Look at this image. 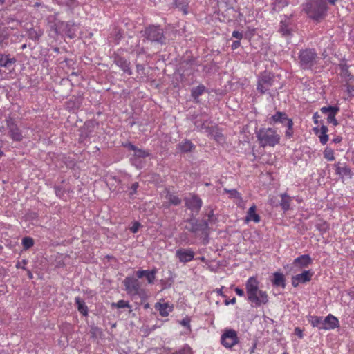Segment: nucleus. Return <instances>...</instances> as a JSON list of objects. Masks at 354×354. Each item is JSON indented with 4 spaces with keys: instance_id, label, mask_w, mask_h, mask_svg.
<instances>
[{
    "instance_id": "obj_1",
    "label": "nucleus",
    "mask_w": 354,
    "mask_h": 354,
    "mask_svg": "<svg viewBox=\"0 0 354 354\" xmlns=\"http://www.w3.org/2000/svg\"><path fill=\"white\" fill-rule=\"evenodd\" d=\"M248 300L256 306L266 304L269 301L268 295L259 288V281L254 277H250L245 283Z\"/></svg>"
},
{
    "instance_id": "obj_2",
    "label": "nucleus",
    "mask_w": 354,
    "mask_h": 354,
    "mask_svg": "<svg viewBox=\"0 0 354 354\" xmlns=\"http://www.w3.org/2000/svg\"><path fill=\"white\" fill-rule=\"evenodd\" d=\"M187 222V225L185 226V229L190 232L194 233L196 236H201L203 237V243L207 244L209 241L208 237L209 234L207 221L191 218L188 219Z\"/></svg>"
},
{
    "instance_id": "obj_3",
    "label": "nucleus",
    "mask_w": 354,
    "mask_h": 354,
    "mask_svg": "<svg viewBox=\"0 0 354 354\" xmlns=\"http://www.w3.org/2000/svg\"><path fill=\"white\" fill-rule=\"evenodd\" d=\"M257 140L261 147H274L279 143L280 136L272 128H261L257 132Z\"/></svg>"
},
{
    "instance_id": "obj_4",
    "label": "nucleus",
    "mask_w": 354,
    "mask_h": 354,
    "mask_svg": "<svg viewBox=\"0 0 354 354\" xmlns=\"http://www.w3.org/2000/svg\"><path fill=\"white\" fill-rule=\"evenodd\" d=\"M142 36L147 40L159 44H165L166 43V37L162 28L160 26L150 25L145 28Z\"/></svg>"
},
{
    "instance_id": "obj_5",
    "label": "nucleus",
    "mask_w": 354,
    "mask_h": 354,
    "mask_svg": "<svg viewBox=\"0 0 354 354\" xmlns=\"http://www.w3.org/2000/svg\"><path fill=\"white\" fill-rule=\"evenodd\" d=\"M301 66L309 69L317 63V55L313 49H305L299 55Z\"/></svg>"
},
{
    "instance_id": "obj_6",
    "label": "nucleus",
    "mask_w": 354,
    "mask_h": 354,
    "mask_svg": "<svg viewBox=\"0 0 354 354\" xmlns=\"http://www.w3.org/2000/svg\"><path fill=\"white\" fill-rule=\"evenodd\" d=\"M127 292L132 296H142L145 290L141 288L140 283L138 279L133 277H126L123 281Z\"/></svg>"
},
{
    "instance_id": "obj_7",
    "label": "nucleus",
    "mask_w": 354,
    "mask_h": 354,
    "mask_svg": "<svg viewBox=\"0 0 354 354\" xmlns=\"http://www.w3.org/2000/svg\"><path fill=\"white\" fill-rule=\"evenodd\" d=\"M55 32L57 35L65 33L70 38H73L75 35L77 26L73 22L59 21L55 24Z\"/></svg>"
},
{
    "instance_id": "obj_8",
    "label": "nucleus",
    "mask_w": 354,
    "mask_h": 354,
    "mask_svg": "<svg viewBox=\"0 0 354 354\" xmlns=\"http://www.w3.org/2000/svg\"><path fill=\"white\" fill-rule=\"evenodd\" d=\"M6 122L10 137L15 141L19 142L22 140V132L17 125L15 120L12 118H8L6 120Z\"/></svg>"
},
{
    "instance_id": "obj_9",
    "label": "nucleus",
    "mask_w": 354,
    "mask_h": 354,
    "mask_svg": "<svg viewBox=\"0 0 354 354\" xmlns=\"http://www.w3.org/2000/svg\"><path fill=\"white\" fill-rule=\"evenodd\" d=\"M273 84V76L270 73H264L259 77L257 84V90L261 93H265Z\"/></svg>"
},
{
    "instance_id": "obj_10",
    "label": "nucleus",
    "mask_w": 354,
    "mask_h": 354,
    "mask_svg": "<svg viewBox=\"0 0 354 354\" xmlns=\"http://www.w3.org/2000/svg\"><path fill=\"white\" fill-rule=\"evenodd\" d=\"M238 342L239 338L234 330H227L221 336V343L226 348H232Z\"/></svg>"
},
{
    "instance_id": "obj_11",
    "label": "nucleus",
    "mask_w": 354,
    "mask_h": 354,
    "mask_svg": "<svg viewBox=\"0 0 354 354\" xmlns=\"http://www.w3.org/2000/svg\"><path fill=\"white\" fill-rule=\"evenodd\" d=\"M185 206L192 212L198 213L202 207V201L196 195L185 198Z\"/></svg>"
},
{
    "instance_id": "obj_12",
    "label": "nucleus",
    "mask_w": 354,
    "mask_h": 354,
    "mask_svg": "<svg viewBox=\"0 0 354 354\" xmlns=\"http://www.w3.org/2000/svg\"><path fill=\"white\" fill-rule=\"evenodd\" d=\"M321 112L323 113H327V122L328 123H332L334 126H337L338 124V122L335 118V115L339 111V108L338 106H324L320 109Z\"/></svg>"
},
{
    "instance_id": "obj_13",
    "label": "nucleus",
    "mask_w": 354,
    "mask_h": 354,
    "mask_svg": "<svg viewBox=\"0 0 354 354\" xmlns=\"http://www.w3.org/2000/svg\"><path fill=\"white\" fill-rule=\"evenodd\" d=\"M312 276L313 272L310 270H305L302 273L292 277V285L294 287H297L300 283H306L310 281Z\"/></svg>"
},
{
    "instance_id": "obj_14",
    "label": "nucleus",
    "mask_w": 354,
    "mask_h": 354,
    "mask_svg": "<svg viewBox=\"0 0 354 354\" xmlns=\"http://www.w3.org/2000/svg\"><path fill=\"white\" fill-rule=\"evenodd\" d=\"M176 256L180 262L187 263L191 261L194 257V252L192 250L179 249L176 251Z\"/></svg>"
},
{
    "instance_id": "obj_15",
    "label": "nucleus",
    "mask_w": 354,
    "mask_h": 354,
    "mask_svg": "<svg viewBox=\"0 0 354 354\" xmlns=\"http://www.w3.org/2000/svg\"><path fill=\"white\" fill-rule=\"evenodd\" d=\"M205 133L214 138L218 143L221 144L225 142V138L221 132L215 127H205Z\"/></svg>"
},
{
    "instance_id": "obj_16",
    "label": "nucleus",
    "mask_w": 354,
    "mask_h": 354,
    "mask_svg": "<svg viewBox=\"0 0 354 354\" xmlns=\"http://www.w3.org/2000/svg\"><path fill=\"white\" fill-rule=\"evenodd\" d=\"M323 322V330H331L339 326L338 319L332 315L326 317Z\"/></svg>"
},
{
    "instance_id": "obj_17",
    "label": "nucleus",
    "mask_w": 354,
    "mask_h": 354,
    "mask_svg": "<svg viewBox=\"0 0 354 354\" xmlns=\"http://www.w3.org/2000/svg\"><path fill=\"white\" fill-rule=\"evenodd\" d=\"M156 272V269H153L151 270H138L136 272V276L139 279L145 277L148 283L152 284L154 283Z\"/></svg>"
},
{
    "instance_id": "obj_18",
    "label": "nucleus",
    "mask_w": 354,
    "mask_h": 354,
    "mask_svg": "<svg viewBox=\"0 0 354 354\" xmlns=\"http://www.w3.org/2000/svg\"><path fill=\"white\" fill-rule=\"evenodd\" d=\"M149 155V153L147 152L146 151L137 148L134 151V155L133 157L131 158V162L133 165H134L137 167H141L142 164L141 162L140 161V158H145Z\"/></svg>"
},
{
    "instance_id": "obj_19",
    "label": "nucleus",
    "mask_w": 354,
    "mask_h": 354,
    "mask_svg": "<svg viewBox=\"0 0 354 354\" xmlns=\"http://www.w3.org/2000/svg\"><path fill=\"white\" fill-rule=\"evenodd\" d=\"M312 263V259L308 254H303L296 258L294 260L293 264L295 266H298L300 268H306Z\"/></svg>"
},
{
    "instance_id": "obj_20",
    "label": "nucleus",
    "mask_w": 354,
    "mask_h": 354,
    "mask_svg": "<svg viewBox=\"0 0 354 354\" xmlns=\"http://www.w3.org/2000/svg\"><path fill=\"white\" fill-rule=\"evenodd\" d=\"M251 221H253L255 223H259L260 221V216L259 214H256V206L254 205L249 208L245 218V221L246 223Z\"/></svg>"
},
{
    "instance_id": "obj_21",
    "label": "nucleus",
    "mask_w": 354,
    "mask_h": 354,
    "mask_svg": "<svg viewBox=\"0 0 354 354\" xmlns=\"http://www.w3.org/2000/svg\"><path fill=\"white\" fill-rule=\"evenodd\" d=\"M272 285L276 287H282L283 288L286 286L285 277L282 273L276 272L273 274V279L272 280Z\"/></svg>"
},
{
    "instance_id": "obj_22",
    "label": "nucleus",
    "mask_w": 354,
    "mask_h": 354,
    "mask_svg": "<svg viewBox=\"0 0 354 354\" xmlns=\"http://www.w3.org/2000/svg\"><path fill=\"white\" fill-rule=\"evenodd\" d=\"M115 62L124 73L129 75L131 74L130 63L127 60L122 57H118L115 59Z\"/></svg>"
},
{
    "instance_id": "obj_23",
    "label": "nucleus",
    "mask_w": 354,
    "mask_h": 354,
    "mask_svg": "<svg viewBox=\"0 0 354 354\" xmlns=\"http://www.w3.org/2000/svg\"><path fill=\"white\" fill-rule=\"evenodd\" d=\"M178 149L184 153L192 151L194 148V145L188 140H185L178 145Z\"/></svg>"
},
{
    "instance_id": "obj_24",
    "label": "nucleus",
    "mask_w": 354,
    "mask_h": 354,
    "mask_svg": "<svg viewBox=\"0 0 354 354\" xmlns=\"http://www.w3.org/2000/svg\"><path fill=\"white\" fill-rule=\"evenodd\" d=\"M156 309L159 311L160 315L162 317H166L169 315V312L172 310V308L169 306L168 304H160L158 303L156 304Z\"/></svg>"
},
{
    "instance_id": "obj_25",
    "label": "nucleus",
    "mask_w": 354,
    "mask_h": 354,
    "mask_svg": "<svg viewBox=\"0 0 354 354\" xmlns=\"http://www.w3.org/2000/svg\"><path fill=\"white\" fill-rule=\"evenodd\" d=\"M205 86L203 85H199L192 89V97L194 98L196 102H198V97L201 95L205 92Z\"/></svg>"
},
{
    "instance_id": "obj_26",
    "label": "nucleus",
    "mask_w": 354,
    "mask_h": 354,
    "mask_svg": "<svg viewBox=\"0 0 354 354\" xmlns=\"http://www.w3.org/2000/svg\"><path fill=\"white\" fill-rule=\"evenodd\" d=\"M272 119L275 122H281L286 125V123H288V121L290 119L288 118L287 115L285 113H282L280 111H278L274 114Z\"/></svg>"
},
{
    "instance_id": "obj_27",
    "label": "nucleus",
    "mask_w": 354,
    "mask_h": 354,
    "mask_svg": "<svg viewBox=\"0 0 354 354\" xmlns=\"http://www.w3.org/2000/svg\"><path fill=\"white\" fill-rule=\"evenodd\" d=\"M165 198L168 201L169 205H178L181 203V200L178 196L171 194L169 192H166Z\"/></svg>"
},
{
    "instance_id": "obj_28",
    "label": "nucleus",
    "mask_w": 354,
    "mask_h": 354,
    "mask_svg": "<svg viewBox=\"0 0 354 354\" xmlns=\"http://www.w3.org/2000/svg\"><path fill=\"white\" fill-rule=\"evenodd\" d=\"M75 304L77 305V309L80 313H81L83 315H87V306H86L85 302L81 298H75Z\"/></svg>"
},
{
    "instance_id": "obj_29",
    "label": "nucleus",
    "mask_w": 354,
    "mask_h": 354,
    "mask_svg": "<svg viewBox=\"0 0 354 354\" xmlns=\"http://www.w3.org/2000/svg\"><path fill=\"white\" fill-rule=\"evenodd\" d=\"M281 200L280 202V205H281V208L284 211L288 210L290 209L291 198L286 194H281Z\"/></svg>"
},
{
    "instance_id": "obj_30",
    "label": "nucleus",
    "mask_w": 354,
    "mask_h": 354,
    "mask_svg": "<svg viewBox=\"0 0 354 354\" xmlns=\"http://www.w3.org/2000/svg\"><path fill=\"white\" fill-rule=\"evenodd\" d=\"M279 32L283 36H290L291 35L292 29L289 28V22L288 21H281Z\"/></svg>"
},
{
    "instance_id": "obj_31",
    "label": "nucleus",
    "mask_w": 354,
    "mask_h": 354,
    "mask_svg": "<svg viewBox=\"0 0 354 354\" xmlns=\"http://www.w3.org/2000/svg\"><path fill=\"white\" fill-rule=\"evenodd\" d=\"M309 322L313 327H317L319 330H322L323 328V319L321 317L311 316L309 319Z\"/></svg>"
},
{
    "instance_id": "obj_32",
    "label": "nucleus",
    "mask_w": 354,
    "mask_h": 354,
    "mask_svg": "<svg viewBox=\"0 0 354 354\" xmlns=\"http://www.w3.org/2000/svg\"><path fill=\"white\" fill-rule=\"evenodd\" d=\"M336 174L343 176H350L351 171L347 166L341 167L339 163L335 165Z\"/></svg>"
},
{
    "instance_id": "obj_33",
    "label": "nucleus",
    "mask_w": 354,
    "mask_h": 354,
    "mask_svg": "<svg viewBox=\"0 0 354 354\" xmlns=\"http://www.w3.org/2000/svg\"><path fill=\"white\" fill-rule=\"evenodd\" d=\"M288 4V0H272V10L274 11L279 10Z\"/></svg>"
},
{
    "instance_id": "obj_34",
    "label": "nucleus",
    "mask_w": 354,
    "mask_h": 354,
    "mask_svg": "<svg viewBox=\"0 0 354 354\" xmlns=\"http://www.w3.org/2000/svg\"><path fill=\"white\" fill-rule=\"evenodd\" d=\"M42 35L43 32L40 30L37 31L34 28H30L28 30V37L32 40H38Z\"/></svg>"
},
{
    "instance_id": "obj_35",
    "label": "nucleus",
    "mask_w": 354,
    "mask_h": 354,
    "mask_svg": "<svg viewBox=\"0 0 354 354\" xmlns=\"http://www.w3.org/2000/svg\"><path fill=\"white\" fill-rule=\"evenodd\" d=\"M15 62V59H10L7 55H0V66L8 67Z\"/></svg>"
},
{
    "instance_id": "obj_36",
    "label": "nucleus",
    "mask_w": 354,
    "mask_h": 354,
    "mask_svg": "<svg viewBox=\"0 0 354 354\" xmlns=\"http://www.w3.org/2000/svg\"><path fill=\"white\" fill-rule=\"evenodd\" d=\"M22 245L24 250H28L33 246L34 241L30 237H24L22 239Z\"/></svg>"
},
{
    "instance_id": "obj_37",
    "label": "nucleus",
    "mask_w": 354,
    "mask_h": 354,
    "mask_svg": "<svg viewBox=\"0 0 354 354\" xmlns=\"http://www.w3.org/2000/svg\"><path fill=\"white\" fill-rule=\"evenodd\" d=\"M224 192L230 194V196L233 198H237L240 201H242V198L241 196L240 193L236 189H224Z\"/></svg>"
},
{
    "instance_id": "obj_38",
    "label": "nucleus",
    "mask_w": 354,
    "mask_h": 354,
    "mask_svg": "<svg viewBox=\"0 0 354 354\" xmlns=\"http://www.w3.org/2000/svg\"><path fill=\"white\" fill-rule=\"evenodd\" d=\"M111 306L113 307H116L117 308H131V305L128 301L124 300H119L117 303H112Z\"/></svg>"
},
{
    "instance_id": "obj_39",
    "label": "nucleus",
    "mask_w": 354,
    "mask_h": 354,
    "mask_svg": "<svg viewBox=\"0 0 354 354\" xmlns=\"http://www.w3.org/2000/svg\"><path fill=\"white\" fill-rule=\"evenodd\" d=\"M324 157L328 161H332L335 159L333 150L327 147L324 151Z\"/></svg>"
},
{
    "instance_id": "obj_40",
    "label": "nucleus",
    "mask_w": 354,
    "mask_h": 354,
    "mask_svg": "<svg viewBox=\"0 0 354 354\" xmlns=\"http://www.w3.org/2000/svg\"><path fill=\"white\" fill-rule=\"evenodd\" d=\"M285 126L287 127V128H288V129L286 131V136L288 138H292V136L293 135V131H292L293 122H292V120H288V123H286Z\"/></svg>"
},
{
    "instance_id": "obj_41",
    "label": "nucleus",
    "mask_w": 354,
    "mask_h": 354,
    "mask_svg": "<svg viewBox=\"0 0 354 354\" xmlns=\"http://www.w3.org/2000/svg\"><path fill=\"white\" fill-rule=\"evenodd\" d=\"M316 227L322 233L326 232L328 229V223L323 221H320L319 223H317Z\"/></svg>"
},
{
    "instance_id": "obj_42",
    "label": "nucleus",
    "mask_w": 354,
    "mask_h": 354,
    "mask_svg": "<svg viewBox=\"0 0 354 354\" xmlns=\"http://www.w3.org/2000/svg\"><path fill=\"white\" fill-rule=\"evenodd\" d=\"M340 74L342 77L347 78L350 77V73L348 72V66L346 64H340Z\"/></svg>"
},
{
    "instance_id": "obj_43",
    "label": "nucleus",
    "mask_w": 354,
    "mask_h": 354,
    "mask_svg": "<svg viewBox=\"0 0 354 354\" xmlns=\"http://www.w3.org/2000/svg\"><path fill=\"white\" fill-rule=\"evenodd\" d=\"M195 126L199 131H204V132H205V127H209L207 125V122L202 123L198 120L195 122Z\"/></svg>"
},
{
    "instance_id": "obj_44",
    "label": "nucleus",
    "mask_w": 354,
    "mask_h": 354,
    "mask_svg": "<svg viewBox=\"0 0 354 354\" xmlns=\"http://www.w3.org/2000/svg\"><path fill=\"white\" fill-rule=\"evenodd\" d=\"M173 354H192L191 348L188 346L183 348L178 352L174 353Z\"/></svg>"
},
{
    "instance_id": "obj_45",
    "label": "nucleus",
    "mask_w": 354,
    "mask_h": 354,
    "mask_svg": "<svg viewBox=\"0 0 354 354\" xmlns=\"http://www.w3.org/2000/svg\"><path fill=\"white\" fill-rule=\"evenodd\" d=\"M140 226L141 225L139 222L135 221L133 223V225L131 227L130 230L133 233H136L138 231Z\"/></svg>"
},
{
    "instance_id": "obj_46",
    "label": "nucleus",
    "mask_w": 354,
    "mask_h": 354,
    "mask_svg": "<svg viewBox=\"0 0 354 354\" xmlns=\"http://www.w3.org/2000/svg\"><path fill=\"white\" fill-rule=\"evenodd\" d=\"M320 142L322 145H325L328 140V136L327 133L322 134L319 136Z\"/></svg>"
},
{
    "instance_id": "obj_47",
    "label": "nucleus",
    "mask_w": 354,
    "mask_h": 354,
    "mask_svg": "<svg viewBox=\"0 0 354 354\" xmlns=\"http://www.w3.org/2000/svg\"><path fill=\"white\" fill-rule=\"evenodd\" d=\"M346 92L349 96H354V88L351 85L346 86Z\"/></svg>"
},
{
    "instance_id": "obj_48",
    "label": "nucleus",
    "mask_w": 354,
    "mask_h": 354,
    "mask_svg": "<svg viewBox=\"0 0 354 354\" xmlns=\"http://www.w3.org/2000/svg\"><path fill=\"white\" fill-rule=\"evenodd\" d=\"M232 37L238 39H241L243 38V34L239 31L235 30L232 32Z\"/></svg>"
},
{
    "instance_id": "obj_49",
    "label": "nucleus",
    "mask_w": 354,
    "mask_h": 354,
    "mask_svg": "<svg viewBox=\"0 0 354 354\" xmlns=\"http://www.w3.org/2000/svg\"><path fill=\"white\" fill-rule=\"evenodd\" d=\"M27 264V261L24 259L21 262H18V263L16 265L17 268H21L24 270H26V268L24 267L25 265Z\"/></svg>"
},
{
    "instance_id": "obj_50",
    "label": "nucleus",
    "mask_w": 354,
    "mask_h": 354,
    "mask_svg": "<svg viewBox=\"0 0 354 354\" xmlns=\"http://www.w3.org/2000/svg\"><path fill=\"white\" fill-rule=\"evenodd\" d=\"M138 187V183H133L131 187V192H130V194H135L136 192Z\"/></svg>"
},
{
    "instance_id": "obj_51",
    "label": "nucleus",
    "mask_w": 354,
    "mask_h": 354,
    "mask_svg": "<svg viewBox=\"0 0 354 354\" xmlns=\"http://www.w3.org/2000/svg\"><path fill=\"white\" fill-rule=\"evenodd\" d=\"M295 333L299 338H302L303 337V332H302V330L299 328H298V327L295 328Z\"/></svg>"
},
{
    "instance_id": "obj_52",
    "label": "nucleus",
    "mask_w": 354,
    "mask_h": 354,
    "mask_svg": "<svg viewBox=\"0 0 354 354\" xmlns=\"http://www.w3.org/2000/svg\"><path fill=\"white\" fill-rule=\"evenodd\" d=\"M189 322H190V320L188 318H185V319H183L181 322H180V324L185 326H189Z\"/></svg>"
},
{
    "instance_id": "obj_53",
    "label": "nucleus",
    "mask_w": 354,
    "mask_h": 354,
    "mask_svg": "<svg viewBox=\"0 0 354 354\" xmlns=\"http://www.w3.org/2000/svg\"><path fill=\"white\" fill-rule=\"evenodd\" d=\"M241 45V43L239 41H233L232 44V48L233 50L234 49H236L237 48H239Z\"/></svg>"
},
{
    "instance_id": "obj_54",
    "label": "nucleus",
    "mask_w": 354,
    "mask_h": 354,
    "mask_svg": "<svg viewBox=\"0 0 354 354\" xmlns=\"http://www.w3.org/2000/svg\"><path fill=\"white\" fill-rule=\"evenodd\" d=\"M12 3L11 0H0V5L5 4L6 6H10Z\"/></svg>"
},
{
    "instance_id": "obj_55",
    "label": "nucleus",
    "mask_w": 354,
    "mask_h": 354,
    "mask_svg": "<svg viewBox=\"0 0 354 354\" xmlns=\"http://www.w3.org/2000/svg\"><path fill=\"white\" fill-rule=\"evenodd\" d=\"M235 292L236 293L239 295V296H243L244 295V291L243 290L239 288H235Z\"/></svg>"
},
{
    "instance_id": "obj_56",
    "label": "nucleus",
    "mask_w": 354,
    "mask_h": 354,
    "mask_svg": "<svg viewBox=\"0 0 354 354\" xmlns=\"http://www.w3.org/2000/svg\"><path fill=\"white\" fill-rule=\"evenodd\" d=\"M320 131H321V133H322V134L327 133V132H328V128H327V127H326V126H325V125H322V126L321 127V129H320Z\"/></svg>"
},
{
    "instance_id": "obj_57",
    "label": "nucleus",
    "mask_w": 354,
    "mask_h": 354,
    "mask_svg": "<svg viewBox=\"0 0 354 354\" xmlns=\"http://www.w3.org/2000/svg\"><path fill=\"white\" fill-rule=\"evenodd\" d=\"M127 147L130 150H132V151H136V149H137V147H136L135 145H133V144H131V143H128V144L127 145Z\"/></svg>"
},
{
    "instance_id": "obj_58",
    "label": "nucleus",
    "mask_w": 354,
    "mask_h": 354,
    "mask_svg": "<svg viewBox=\"0 0 354 354\" xmlns=\"http://www.w3.org/2000/svg\"><path fill=\"white\" fill-rule=\"evenodd\" d=\"M319 118V115L317 113H315L314 115H313V120H314V122L315 124H318V118Z\"/></svg>"
},
{
    "instance_id": "obj_59",
    "label": "nucleus",
    "mask_w": 354,
    "mask_h": 354,
    "mask_svg": "<svg viewBox=\"0 0 354 354\" xmlns=\"http://www.w3.org/2000/svg\"><path fill=\"white\" fill-rule=\"evenodd\" d=\"M341 141H342V137H340V136H337L336 138L333 139V142L334 143H339Z\"/></svg>"
},
{
    "instance_id": "obj_60",
    "label": "nucleus",
    "mask_w": 354,
    "mask_h": 354,
    "mask_svg": "<svg viewBox=\"0 0 354 354\" xmlns=\"http://www.w3.org/2000/svg\"><path fill=\"white\" fill-rule=\"evenodd\" d=\"M235 303H236V298H235V297H233V298H232L231 300H230V301H227V300H226V301H225V304H226V305H228V304H235Z\"/></svg>"
},
{
    "instance_id": "obj_61",
    "label": "nucleus",
    "mask_w": 354,
    "mask_h": 354,
    "mask_svg": "<svg viewBox=\"0 0 354 354\" xmlns=\"http://www.w3.org/2000/svg\"><path fill=\"white\" fill-rule=\"evenodd\" d=\"M8 38V35H1L0 34V43H1L4 39Z\"/></svg>"
},
{
    "instance_id": "obj_62",
    "label": "nucleus",
    "mask_w": 354,
    "mask_h": 354,
    "mask_svg": "<svg viewBox=\"0 0 354 354\" xmlns=\"http://www.w3.org/2000/svg\"><path fill=\"white\" fill-rule=\"evenodd\" d=\"M234 2H235V0H225V3L226 4H229L230 6H232Z\"/></svg>"
},
{
    "instance_id": "obj_63",
    "label": "nucleus",
    "mask_w": 354,
    "mask_h": 354,
    "mask_svg": "<svg viewBox=\"0 0 354 354\" xmlns=\"http://www.w3.org/2000/svg\"><path fill=\"white\" fill-rule=\"evenodd\" d=\"M222 289H223V288H220V289H216V293H217L218 295H221V296H223Z\"/></svg>"
},
{
    "instance_id": "obj_64",
    "label": "nucleus",
    "mask_w": 354,
    "mask_h": 354,
    "mask_svg": "<svg viewBox=\"0 0 354 354\" xmlns=\"http://www.w3.org/2000/svg\"><path fill=\"white\" fill-rule=\"evenodd\" d=\"M28 277H29L30 279H32V274L31 273V272H30V271H28Z\"/></svg>"
}]
</instances>
